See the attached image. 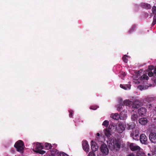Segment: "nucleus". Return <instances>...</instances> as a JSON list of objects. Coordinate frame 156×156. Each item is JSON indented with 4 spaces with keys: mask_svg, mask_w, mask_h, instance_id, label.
I'll use <instances>...</instances> for the list:
<instances>
[{
    "mask_svg": "<svg viewBox=\"0 0 156 156\" xmlns=\"http://www.w3.org/2000/svg\"><path fill=\"white\" fill-rule=\"evenodd\" d=\"M82 146L83 150L85 151L88 152L89 151V147L87 141H83V142Z\"/></svg>",
    "mask_w": 156,
    "mask_h": 156,
    "instance_id": "9d476101",
    "label": "nucleus"
},
{
    "mask_svg": "<svg viewBox=\"0 0 156 156\" xmlns=\"http://www.w3.org/2000/svg\"><path fill=\"white\" fill-rule=\"evenodd\" d=\"M152 11L153 13H156V7L155 6H153L152 9Z\"/></svg>",
    "mask_w": 156,
    "mask_h": 156,
    "instance_id": "2f4dec72",
    "label": "nucleus"
},
{
    "mask_svg": "<svg viewBox=\"0 0 156 156\" xmlns=\"http://www.w3.org/2000/svg\"><path fill=\"white\" fill-rule=\"evenodd\" d=\"M154 69L156 70V66L155 67V68Z\"/></svg>",
    "mask_w": 156,
    "mask_h": 156,
    "instance_id": "09e8293b",
    "label": "nucleus"
},
{
    "mask_svg": "<svg viewBox=\"0 0 156 156\" xmlns=\"http://www.w3.org/2000/svg\"><path fill=\"white\" fill-rule=\"evenodd\" d=\"M139 122L142 125H145L147 122V120L146 118H142L139 120Z\"/></svg>",
    "mask_w": 156,
    "mask_h": 156,
    "instance_id": "4468645a",
    "label": "nucleus"
},
{
    "mask_svg": "<svg viewBox=\"0 0 156 156\" xmlns=\"http://www.w3.org/2000/svg\"><path fill=\"white\" fill-rule=\"evenodd\" d=\"M126 75V74L125 72H122L121 73L120 77L122 78V77H124Z\"/></svg>",
    "mask_w": 156,
    "mask_h": 156,
    "instance_id": "e433bc0d",
    "label": "nucleus"
},
{
    "mask_svg": "<svg viewBox=\"0 0 156 156\" xmlns=\"http://www.w3.org/2000/svg\"><path fill=\"white\" fill-rule=\"evenodd\" d=\"M155 153L156 154V151H155Z\"/></svg>",
    "mask_w": 156,
    "mask_h": 156,
    "instance_id": "3c124183",
    "label": "nucleus"
},
{
    "mask_svg": "<svg viewBox=\"0 0 156 156\" xmlns=\"http://www.w3.org/2000/svg\"><path fill=\"white\" fill-rule=\"evenodd\" d=\"M91 148L93 151H95L98 150V147L95 142L91 141Z\"/></svg>",
    "mask_w": 156,
    "mask_h": 156,
    "instance_id": "ddd939ff",
    "label": "nucleus"
},
{
    "mask_svg": "<svg viewBox=\"0 0 156 156\" xmlns=\"http://www.w3.org/2000/svg\"><path fill=\"white\" fill-rule=\"evenodd\" d=\"M109 124V122L108 120H105L103 122L102 125L105 127H108Z\"/></svg>",
    "mask_w": 156,
    "mask_h": 156,
    "instance_id": "bb28decb",
    "label": "nucleus"
},
{
    "mask_svg": "<svg viewBox=\"0 0 156 156\" xmlns=\"http://www.w3.org/2000/svg\"><path fill=\"white\" fill-rule=\"evenodd\" d=\"M153 113L154 115H156V107L153 111Z\"/></svg>",
    "mask_w": 156,
    "mask_h": 156,
    "instance_id": "4c0bfd02",
    "label": "nucleus"
},
{
    "mask_svg": "<svg viewBox=\"0 0 156 156\" xmlns=\"http://www.w3.org/2000/svg\"><path fill=\"white\" fill-rule=\"evenodd\" d=\"M69 117H72L73 116V111L72 110H70L69 111Z\"/></svg>",
    "mask_w": 156,
    "mask_h": 156,
    "instance_id": "473e14b6",
    "label": "nucleus"
},
{
    "mask_svg": "<svg viewBox=\"0 0 156 156\" xmlns=\"http://www.w3.org/2000/svg\"><path fill=\"white\" fill-rule=\"evenodd\" d=\"M60 156H68L64 152H61L60 154Z\"/></svg>",
    "mask_w": 156,
    "mask_h": 156,
    "instance_id": "f704fd0d",
    "label": "nucleus"
},
{
    "mask_svg": "<svg viewBox=\"0 0 156 156\" xmlns=\"http://www.w3.org/2000/svg\"><path fill=\"white\" fill-rule=\"evenodd\" d=\"M132 131L131 132V136L135 139L134 137H136L139 136V131L137 127H132Z\"/></svg>",
    "mask_w": 156,
    "mask_h": 156,
    "instance_id": "20e7f679",
    "label": "nucleus"
},
{
    "mask_svg": "<svg viewBox=\"0 0 156 156\" xmlns=\"http://www.w3.org/2000/svg\"><path fill=\"white\" fill-rule=\"evenodd\" d=\"M112 127H115V125H113H113L112 126Z\"/></svg>",
    "mask_w": 156,
    "mask_h": 156,
    "instance_id": "49530a36",
    "label": "nucleus"
},
{
    "mask_svg": "<svg viewBox=\"0 0 156 156\" xmlns=\"http://www.w3.org/2000/svg\"><path fill=\"white\" fill-rule=\"evenodd\" d=\"M149 79V77L148 76L145 74L143 75L140 77V80H148Z\"/></svg>",
    "mask_w": 156,
    "mask_h": 156,
    "instance_id": "b1692460",
    "label": "nucleus"
},
{
    "mask_svg": "<svg viewBox=\"0 0 156 156\" xmlns=\"http://www.w3.org/2000/svg\"><path fill=\"white\" fill-rule=\"evenodd\" d=\"M148 75L150 77H151L153 76V73L151 71L149 72L148 73Z\"/></svg>",
    "mask_w": 156,
    "mask_h": 156,
    "instance_id": "c9c22d12",
    "label": "nucleus"
},
{
    "mask_svg": "<svg viewBox=\"0 0 156 156\" xmlns=\"http://www.w3.org/2000/svg\"><path fill=\"white\" fill-rule=\"evenodd\" d=\"M149 139L153 143H156V133H151L149 135Z\"/></svg>",
    "mask_w": 156,
    "mask_h": 156,
    "instance_id": "6e6552de",
    "label": "nucleus"
},
{
    "mask_svg": "<svg viewBox=\"0 0 156 156\" xmlns=\"http://www.w3.org/2000/svg\"><path fill=\"white\" fill-rule=\"evenodd\" d=\"M154 125H155V126H154V127H156V122H154Z\"/></svg>",
    "mask_w": 156,
    "mask_h": 156,
    "instance_id": "c03bdc74",
    "label": "nucleus"
},
{
    "mask_svg": "<svg viewBox=\"0 0 156 156\" xmlns=\"http://www.w3.org/2000/svg\"><path fill=\"white\" fill-rule=\"evenodd\" d=\"M153 81H154V83H156V79H154V80H153Z\"/></svg>",
    "mask_w": 156,
    "mask_h": 156,
    "instance_id": "37998d69",
    "label": "nucleus"
},
{
    "mask_svg": "<svg viewBox=\"0 0 156 156\" xmlns=\"http://www.w3.org/2000/svg\"><path fill=\"white\" fill-rule=\"evenodd\" d=\"M137 156H146L144 153L140 151H139L138 152L137 154Z\"/></svg>",
    "mask_w": 156,
    "mask_h": 156,
    "instance_id": "cd10ccee",
    "label": "nucleus"
},
{
    "mask_svg": "<svg viewBox=\"0 0 156 156\" xmlns=\"http://www.w3.org/2000/svg\"><path fill=\"white\" fill-rule=\"evenodd\" d=\"M101 152L105 155L108 154L109 152V149L107 145L105 144H103L101 145L100 147Z\"/></svg>",
    "mask_w": 156,
    "mask_h": 156,
    "instance_id": "7ed1b4c3",
    "label": "nucleus"
},
{
    "mask_svg": "<svg viewBox=\"0 0 156 156\" xmlns=\"http://www.w3.org/2000/svg\"><path fill=\"white\" fill-rule=\"evenodd\" d=\"M128 156H134V155L133 154H130L128 155Z\"/></svg>",
    "mask_w": 156,
    "mask_h": 156,
    "instance_id": "a19ab883",
    "label": "nucleus"
},
{
    "mask_svg": "<svg viewBox=\"0 0 156 156\" xmlns=\"http://www.w3.org/2000/svg\"><path fill=\"white\" fill-rule=\"evenodd\" d=\"M60 153L56 149L53 150L51 152V154L54 156H59Z\"/></svg>",
    "mask_w": 156,
    "mask_h": 156,
    "instance_id": "6ab92c4d",
    "label": "nucleus"
},
{
    "mask_svg": "<svg viewBox=\"0 0 156 156\" xmlns=\"http://www.w3.org/2000/svg\"><path fill=\"white\" fill-rule=\"evenodd\" d=\"M115 130L116 129L114 127H108L105 130V133L107 136L110 137Z\"/></svg>",
    "mask_w": 156,
    "mask_h": 156,
    "instance_id": "f03ea898",
    "label": "nucleus"
},
{
    "mask_svg": "<svg viewBox=\"0 0 156 156\" xmlns=\"http://www.w3.org/2000/svg\"><path fill=\"white\" fill-rule=\"evenodd\" d=\"M132 102L127 100H125L122 102V104L124 106H129L132 104Z\"/></svg>",
    "mask_w": 156,
    "mask_h": 156,
    "instance_id": "aec40b11",
    "label": "nucleus"
},
{
    "mask_svg": "<svg viewBox=\"0 0 156 156\" xmlns=\"http://www.w3.org/2000/svg\"><path fill=\"white\" fill-rule=\"evenodd\" d=\"M136 26L135 25L133 26V27L132 28V31L133 30L135 29V28H136Z\"/></svg>",
    "mask_w": 156,
    "mask_h": 156,
    "instance_id": "58836bf2",
    "label": "nucleus"
},
{
    "mask_svg": "<svg viewBox=\"0 0 156 156\" xmlns=\"http://www.w3.org/2000/svg\"><path fill=\"white\" fill-rule=\"evenodd\" d=\"M43 148V146H42L40 144L37 143L36 144L35 147L36 151L35 152L39 153L41 154H44L45 153V151H41Z\"/></svg>",
    "mask_w": 156,
    "mask_h": 156,
    "instance_id": "39448f33",
    "label": "nucleus"
},
{
    "mask_svg": "<svg viewBox=\"0 0 156 156\" xmlns=\"http://www.w3.org/2000/svg\"><path fill=\"white\" fill-rule=\"evenodd\" d=\"M111 144L112 145H113L112 147H111L110 145L109 146L112 150L115 149L116 151H118L120 148V145L118 142H115V143H113V144L112 143Z\"/></svg>",
    "mask_w": 156,
    "mask_h": 156,
    "instance_id": "1a4fd4ad",
    "label": "nucleus"
},
{
    "mask_svg": "<svg viewBox=\"0 0 156 156\" xmlns=\"http://www.w3.org/2000/svg\"><path fill=\"white\" fill-rule=\"evenodd\" d=\"M96 135H97V136H100V134H99V133H97V134H96Z\"/></svg>",
    "mask_w": 156,
    "mask_h": 156,
    "instance_id": "a18cd8bd",
    "label": "nucleus"
},
{
    "mask_svg": "<svg viewBox=\"0 0 156 156\" xmlns=\"http://www.w3.org/2000/svg\"><path fill=\"white\" fill-rule=\"evenodd\" d=\"M110 117L113 119L116 120L119 119V118H120V119H121V118H120V116L119 114L118 113H115L114 114H111Z\"/></svg>",
    "mask_w": 156,
    "mask_h": 156,
    "instance_id": "2eb2a0df",
    "label": "nucleus"
},
{
    "mask_svg": "<svg viewBox=\"0 0 156 156\" xmlns=\"http://www.w3.org/2000/svg\"><path fill=\"white\" fill-rule=\"evenodd\" d=\"M156 24V15H155L153 17V21L152 23V26H154Z\"/></svg>",
    "mask_w": 156,
    "mask_h": 156,
    "instance_id": "c85d7f7f",
    "label": "nucleus"
},
{
    "mask_svg": "<svg viewBox=\"0 0 156 156\" xmlns=\"http://www.w3.org/2000/svg\"><path fill=\"white\" fill-rule=\"evenodd\" d=\"M129 147L130 149L132 151L139 150L140 148L139 146H136L133 143H131L130 144Z\"/></svg>",
    "mask_w": 156,
    "mask_h": 156,
    "instance_id": "f8f14e48",
    "label": "nucleus"
},
{
    "mask_svg": "<svg viewBox=\"0 0 156 156\" xmlns=\"http://www.w3.org/2000/svg\"><path fill=\"white\" fill-rule=\"evenodd\" d=\"M120 87L121 88L125 90H126L127 89H130V85H123L122 84H120Z\"/></svg>",
    "mask_w": 156,
    "mask_h": 156,
    "instance_id": "412c9836",
    "label": "nucleus"
},
{
    "mask_svg": "<svg viewBox=\"0 0 156 156\" xmlns=\"http://www.w3.org/2000/svg\"><path fill=\"white\" fill-rule=\"evenodd\" d=\"M154 73L155 74V75L156 76V70L154 69Z\"/></svg>",
    "mask_w": 156,
    "mask_h": 156,
    "instance_id": "79ce46f5",
    "label": "nucleus"
},
{
    "mask_svg": "<svg viewBox=\"0 0 156 156\" xmlns=\"http://www.w3.org/2000/svg\"><path fill=\"white\" fill-rule=\"evenodd\" d=\"M138 116L137 114H133L131 116V119H132L134 121H135L137 120Z\"/></svg>",
    "mask_w": 156,
    "mask_h": 156,
    "instance_id": "a878e982",
    "label": "nucleus"
},
{
    "mask_svg": "<svg viewBox=\"0 0 156 156\" xmlns=\"http://www.w3.org/2000/svg\"><path fill=\"white\" fill-rule=\"evenodd\" d=\"M142 7L146 9H151V6L149 4L144 3L142 5Z\"/></svg>",
    "mask_w": 156,
    "mask_h": 156,
    "instance_id": "a211bd4d",
    "label": "nucleus"
},
{
    "mask_svg": "<svg viewBox=\"0 0 156 156\" xmlns=\"http://www.w3.org/2000/svg\"><path fill=\"white\" fill-rule=\"evenodd\" d=\"M148 155V156H150V153H148V154H147Z\"/></svg>",
    "mask_w": 156,
    "mask_h": 156,
    "instance_id": "de8ad7c7",
    "label": "nucleus"
},
{
    "mask_svg": "<svg viewBox=\"0 0 156 156\" xmlns=\"http://www.w3.org/2000/svg\"><path fill=\"white\" fill-rule=\"evenodd\" d=\"M147 109L141 107L138 111V112L140 116H144L146 113Z\"/></svg>",
    "mask_w": 156,
    "mask_h": 156,
    "instance_id": "0eeeda50",
    "label": "nucleus"
},
{
    "mask_svg": "<svg viewBox=\"0 0 156 156\" xmlns=\"http://www.w3.org/2000/svg\"><path fill=\"white\" fill-rule=\"evenodd\" d=\"M142 105V102L138 100H136L132 104L133 108H138Z\"/></svg>",
    "mask_w": 156,
    "mask_h": 156,
    "instance_id": "423d86ee",
    "label": "nucleus"
},
{
    "mask_svg": "<svg viewBox=\"0 0 156 156\" xmlns=\"http://www.w3.org/2000/svg\"><path fill=\"white\" fill-rule=\"evenodd\" d=\"M98 107H99L97 105H93L90 106V108L91 109L95 110Z\"/></svg>",
    "mask_w": 156,
    "mask_h": 156,
    "instance_id": "c756f323",
    "label": "nucleus"
},
{
    "mask_svg": "<svg viewBox=\"0 0 156 156\" xmlns=\"http://www.w3.org/2000/svg\"><path fill=\"white\" fill-rule=\"evenodd\" d=\"M118 127H124L126 126V123L124 121H119L117 123Z\"/></svg>",
    "mask_w": 156,
    "mask_h": 156,
    "instance_id": "4be33fe9",
    "label": "nucleus"
},
{
    "mask_svg": "<svg viewBox=\"0 0 156 156\" xmlns=\"http://www.w3.org/2000/svg\"><path fill=\"white\" fill-rule=\"evenodd\" d=\"M153 99V98H152L150 97V98H146L145 100V101H146L147 102V104H148V103L149 104L148 105H147V106H148V105L149 106V108L151 107H152V105L151 103H150V102Z\"/></svg>",
    "mask_w": 156,
    "mask_h": 156,
    "instance_id": "f3484780",
    "label": "nucleus"
},
{
    "mask_svg": "<svg viewBox=\"0 0 156 156\" xmlns=\"http://www.w3.org/2000/svg\"><path fill=\"white\" fill-rule=\"evenodd\" d=\"M123 107H124V105L122 104V102L121 101H120V104L117 105V110L119 111H121L123 110Z\"/></svg>",
    "mask_w": 156,
    "mask_h": 156,
    "instance_id": "dca6fc26",
    "label": "nucleus"
},
{
    "mask_svg": "<svg viewBox=\"0 0 156 156\" xmlns=\"http://www.w3.org/2000/svg\"><path fill=\"white\" fill-rule=\"evenodd\" d=\"M14 147L16 148L17 151L22 153L24 146L23 142L22 140H19L15 143Z\"/></svg>",
    "mask_w": 156,
    "mask_h": 156,
    "instance_id": "f257e3e1",
    "label": "nucleus"
},
{
    "mask_svg": "<svg viewBox=\"0 0 156 156\" xmlns=\"http://www.w3.org/2000/svg\"><path fill=\"white\" fill-rule=\"evenodd\" d=\"M131 30H130L129 31V32L130 33L131 32Z\"/></svg>",
    "mask_w": 156,
    "mask_h": 156,
    "instance_id": "8fccbe9b",
    "label": "nucleus"
},
{
    "mask_svg": "<svg viewBox=\"0 0 156 156\" xmlns=\"http://www.w3.org/2000/svg\"><path fill=\"white\" fill-rule=\"evenodd\" d=\"M88 156H95V154L93 152H90L88 154Z\"/></svg>",
    "mask_w": 156,
    "mask_h": 156,
    "instance_id": "72a5a7b5",
    "label": "nucleus"
},
{
    "mask_svg": "<svg viewBox=\"0 0 156 156\" xmlns=\"http://www.w3.org/2000/svg\"><path fill=\"white\" fill-rule=\"evenodd\" d=\"M44 145L45 147L47 150L50 149L52 147L51 145L50 144L45 143Z\"/></svg>",
    "mask_w": 156,
    "mask_h": 156,
    "instance_id": "393cba45",
    "label": "nucleus"
},
{
    "mask_svg": "<svg viewBox=\"0 0 156 156\" xmlns=\"http://www.w3.org/2000/svg\"><path fill=\"white\" fill-rule=\"evenodd\" d=\"M126 57H127V55H124L122 58V60L125 63H127L128 62V59L126 58Z\"/></svg>",
    "mask_w": 156,
    "mask_h": 156,
    "instance_id": "7c9ffc66",
    "label": "nucleus"
},
{
    "mask_svg": "<svg viewBox=\"0 0 156 156\" xmlns=\"http://www.w3.org/2000/svg\"><path fill=\"white\" fill-rule=\"evenodd\" d=\"M140 141L143 144H145L147 141L146 136L144 134H141L140 136Z\"/></svg>",
    "mask_w": 156,
    "mask_h": 156,
    "instance_id": "9b49d317",
    "label": "nucleus"
},
{
    "mask_svg": "<svg viewBox=\"0 0 156 156\" xmlns=\"http://www.w3.org/2000/svg\"><path fill=\"white\" fill-rule=\"evenodd\" d=\"M115 128L117 132L119 133H122L125 130L124 127H115Z\"/></svg>",
    "mask_w": 156,
    "mask_h": 156,
    "instance_id": "5701e85b",
    "label": "nucleus"
},
{
    "mask_svg": "<svg viewBox=\"0 0 156 156\" xmlns=\"http://www.w3.org/2000/svg\"><path fill=\"white\" fill-rule=\"evenodd\" d=\"M153 69L152 66H149V69L150 70H152Z\"/></svg>",
    "mask_w": 156,
    "mask_h": 156,
    "instance_id": "ea45409f",
    "label": "nucleus"
}]
</instances>
